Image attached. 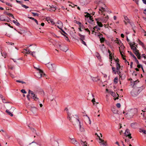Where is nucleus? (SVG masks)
<instances>
[{
    "label": "nucleus",
    "instance_id": "1",
    "mask_svg": "<svg viewBox=\"0 0 146 146\" xmlns=\"http://www.w3.org/2000/svg\"><path fill=\"white\" fill-rule=\"evenodd\" d=\"M95 3L97 4V6L100 7L99 9V13L101 15L103 14L105 16V12L107 11V7L102 1V0H96Z\"/></svg>",
    "mask_w": 146,
    "mask_h": 146
},
{
    "label": "nucleus",
    "instance_id": "2",
    "mask_svg": "<svg viewBox=\"0 0 146 146\" xmlns=\"http://www.w3.org/2000/svg\"><path fill=\"white\" fill-rule=\"evenodd\" d=\"M115 62L116 69L115 67H112V72L115 74H117L118 75H119L120 78H121V79L122 80V75L120 74L122 69H121V66L120 65V63L118 58H117L116 59H115Z\"/></svg>",
    "mask_w": 146,
    "mask_h": 146
},
{
    "label": "nucleus",
    "instance_id": "3",
    "mask_svg": "<svg viewBox=\"0 0 146 146\" xmlns=\"http://www.w3.org/2000/svg\"><path fill=\"white\" fill-rule=\"evenodd\" d=\"M68 119L71 122L73 123V121H76L77 122H79L80 123V130L81 132H84L85 131L84 128L83 127L81 126L80 124V122L79 119L76 118H75L73 116L71 115V114H68V116L67 117Z\"/></svg>",
    "mask_w": 146,
    "mask_h": 146
},
{
    "label": "nucleus",
    "instance_id": "4",
    "mask_svg": "<svg viewBox=\"0 0 146 146\" xmlns=\"http://www.w3.org/2000/svg\"><path fill=\"white\" fill-rule=\"evenodd\" d=\"M137 108L131 109L127 112V116L130 118H132L135 115L137 114Z\"/></svg>",
    "mask_w": 146,
    "mask_h": 146
},
{
    "label": "nucleus",
    "instance_id": "5",
    "mask_svg": "<svg viewBox=\"0 0 146 146\" xmlns=\"http://www.w3.org/2000/svg\"><path fill=\"white\" fill-rule=\"evenodd\" d=\"M102 15H104L103 14ZM105 16L104 18V17H101V18H99L97 19H95L96 21L106 23L109 19V17L108 15H107L106 16V14L105 13V16Z\"/></svg>",
    "mask_w": 146,
    "mask_h": 146
},
{
    "label": "nucleus",
    "instance_id": "6",
    "mask_svg": "<svg viewBox=\"0 0 146 146\" xmlns=\"http://www.w3.org/2000/svg\"><path fill=\"white\" fill-rule=\"evenodd\" d=\"M45 74L44 73L42 70L39 71L38 72H37L35 76L38 78H40L42 77H44L45 76Z\"/></svg>",
    "mask_w": 146,
    "mask_h": 146
},
{
    "label": "nucleus",
    "instance_id": "7",
    "mask_svg": "<svg viewBox=\"0 0 146 146\" xmlns=\"http://www.w3.org/2000/svg\"><path fill=\"white\" fill-rule=\"evenodd\" d=\"M78 35L80 37L79 39L81 42L84 45L87 46L86 42L84 40H85V36L82 35L80 33H79Z\"/></svg>",
    "mask_w": 146,
    "mask_h": 146
},
{
    "label": "nucleus",
    "instance_id": "8",
    "mask_svg": "<svg viewBox=\"0 0 146 146\" xmlns=\"http://www.w3.org/2000/svg\"><path fill=\"white\" fill-rule=\"evenodd\" d=\"M91 0H80L79 2L82 5H84L88 4Z\"/></svg>",
    "mask_w": 146,
    "mask_h": 146
},
{
    "label": "nucleus",
    "instance_id": "9",
    "mask_svg": "<svg viewBox=\"0 0 146 146\" xmlns=\"http://www.w3.org/2000/svg\"><path fill=\"white\" fill-rule=\"evenodd\" d=\"M59 47L61 50L65 52H66L68 50V47L63 45H59Z\"/></svg>",
    "mask_w": 146,
    "mask_h": 146
},
{
    "label": "nucleus",
    "instance_id": "10",
    "mask_svg": "<svg viewBox=\"0 0 146 146\" xmlns=\"http://www.w3.org/2000/svg\"><path fill=\"white\" fill-rule=\"evenodd\" d=\"M125 134L126 136H128L129 138L131 139L132 137L131 136V134L130 133L129 130L128 129H127L125 132Z\"/></svg>",
    "mask_w": 146,
    "mask_h": 146
},
{
    "label": "nucleus",
    "instance_id": "11",
    "mask_svg": "<svg viewBox=\"0 0 146 146\" xmlns=\"http://www.w3.org/2000/svg\"><path fill=\"white\" fill-rule=\"evenodd\" d=\"M57 24H58L57 27L60 29H61L63 27V23L60 21H58Z\"/></svg>",
    "mask_w": 146,
    "mask_h": 146
},
{
    "label": "nucleus",
    "instance_id": "12",
    "mask_svg": "<svg viewBox=\"0 0 146 146\" xmlns=\"http://www.w3.org/2000/svg\"><path fill=\"white\" fill-rule=\"evenodd\" d=\"M46 66L50 70H53V66L52 64L50 63H48L46 64Z\"/></svg>",
    "mask_w": 146,
    "mask_h": 146
},
{
    "label": "nucleus",
    "instance_id": "13",
    "mask_svg": "<svg viewBox=\"0 0 146 146\" xmlns=\"http://www.w3.org/2000/svg\"><path fill=\"white\" fill-rule=\"evenodd\" d=\"M129 44L131 49L133 50V52H134L135 50H136L137 49L136 47L134 46V42L133 44L131 43H130Z\"/></svg>",
    "mask_w": 146,
    "mask_h": 146
},
{
    "label": "nucleus",
    "instance_id": "14",
    "mask_svg": "<svg viewBox=\"0 0 146 146\" xmlns=\"http://www.w3.org/2000/svg\"><path fill=\"white\" fill-rule=\"evenodd\" d=\"M124 17L125 20L126 21H124L126 25L127 24V23H130V22L129 21V20L127 16H124Z\"/></svg>",
    "mask_w": 146,
    "mask_h": 146
},
{
    "label": "nucleus",
    "instance_id": "15",
    "mask_svg": "<svg viewBox=\"0 0 146 146\" xmlns=\"http://www.w3.org/2000/svg\"><path fill=\"white\" fill-rule=\"evenodd\" d=\"M99 140L101 141V142H100L99 143H101V146H107L105 144V143L104 142V141L103 140H102L100 138V137H99Z\"/></svg>",
    "mask_w": 146,
    "mask_h": 146
},
{
    "label": "nucleus",
    "instance_id": "16",
    "mask_svg": "<svg viewBox=\"0 0 146 146\" xmlns=\"http://www.w3.org/2000/svg\"><path fill=\"white\" fill-rule=\"evenodd\" d=\"M50 9L49 10L50 11H55L56 10V6L53 5H52L51 6L50 5Z\"/></svg>",
    "mask_w": 146,
    "mask_h": 146
},
{
    "label": "nucleus",
    "instance_id": "17",
    "mask_svg": "<svg viewBox=\"0 0 146 146\" xmlns=\"http://www.w3.org/2000/svg\"><path fill=\"white\" fill-rule=\"evenodd\" d=\"M36 108L35 107H32L31 108V110L32 112L34 113L36 111Z\"/></svg>",
    "mask_w": 146,
    "mask_h": 146
},
{
    "label": "nucleus",
    "instance_id": "18",
    "mask_svg": "<svg viewBox=\"0 0 146 146\" xmlns=\"http://www.w3.org/2000/svg\"><path fill=\"white\" fill-rule=\"evenodd\" d=\"M89 20L88 21V22L90 23H92L94 21L93 20V18L92 17L90 16L89 17Z\"/></svg>",
    "mask_w": 146,
    "mask_h": 146
},
{
    "label": "nucleus",
    "instance_id": "19",
    "mask_svg": "<svg viewBox=\"0 0 146 146\" xmlns=\"http://www.w3.org/2000/svg\"><path fill=\"white\" fill-rule=\"evenodd\" d=\"M81 144L83 146H87V143L86 142V141H83L82 140H81Z\"/></svg>",
    "mask_w": 146,
    "mask_h": 146
},
{
    "label": "nucleus",
    "instance_id": "20",
    "mask_svg": "<svg viewBox=\"0 0 146 146\" xmlns=\"http://www.w3.org/2000/svg\"><path fill=\"white\" fill-rule=\"evenodd\" d=\"M4 13H6L7 15L9 16V17H13V19H15V18L13 15L11 13H7V12H4Z\"/></svg>",
    "mask_w": 146,
    "mask_h": 146
},
{
    "label": "nucleus",
    "instance_id": "21",
    "mask_svg": "<svg viewBox=\"0 0 146 146\" xmlns=\"http://www.w3.org/2000/svg\"><path fill=\"white\" fill-rule=\"evenodd\" d=\"M92 80L93 81L95 82H96L100 80V79L99 77H93L92 78Z\"/></svg>",
    "mask_w": 146,
    "mask_h": 146
},
{
    "label": "nucleus",
    "instance_id": "22",
    "mask_svg": "<svg viewBox=\"0 0 146 146\" xmlns=\"http://www.w3.org/2000/svg\"><path fill=\"white\" fill-rule=\"evenodd\" d=\"M119 46H120V47H119L121 50H123L125 48V47L124 46L123 44L122 43H120V44Z\"/></svg>",
    "mask_w": 146,
    "mask_h": 146
},
{
    "label": "nucleus",
    "instance_id": "23",
    "mask_svg": "<svg viewBox=\"0 0 146 146\" xmlns=\"http://www.w3.org/2000/svg\"><path fill=\"white\" fill-rule=\"evenodd\" d=\"M110 93L113 97L115 98L116 96V94L114 92L111 91Z\"/></svg>",
    "mask_w": 146,
    "mask_h": 146
},
{
    "label": "nucleus",
    "instance_id": "24",
    "mask_svg": "<svg viewBox=\"0 0 146 146\" xmlns=\"http://www.w3.org/2000/svg\"><path fill=\"white\" fill-rule=\"evenodd\" d=\"M97 23L98 25L100 27H102L103 26L102 24L100 22L97 21Z\"/></svg>",
    "mask_w": 146,
    "mask_h": 146
},
{
    "label": "nucleus",
    "instance_id": "25",
    "mask_svg": "<svg viewBox=\"0 0 146 146\" xmlns=\"http://www.w3.org/2000/svg\"><path fill=\"white\" fill-rule=\"evenodd\" d=\"M13 22L14 23L18 26H19L20 25V24L19 22L16 21L15 20H13Z\"/></svg>",
    "mask_w": 146,
    "mask_h": 146
},
{
    "label": "nucleus",
    "instance_id": "26",
    "mask_svg": "<svg viewBox=\"0 0 146 146\" xmlns=\"http://www.w3.org/2000/svg\"><path fill=\"white\" fill-rule=\"evenodd\" d=\"M34 99V100H35L36 101L38 102L39 103H40V102L39 101V99L36 96L34 98H33Z\"/></svg>",
    "mask_w": 146,
    "mask_h": 146
},
{
    "label": "nucleus",
    "instance_id": "27",
    "mask_svg": "<svg viewBox=\"0 0 146 146\" xmlns=\"http://www.w3.org/2000/svg\"><path fill=\"white\" fill-rule=\"evenodd\" d=\"M136 123H132L131 124V126L133 128H135L136 127Z\"/></svg>",
    "mask_w": 146,
    "mask_h": 146
},
{
    "label": "nucleus",
    "instance_id": "28",
    "mask_svg": "<svg viewBox=\"0 0 146 146\" xmlns=\"http://www.w3.org/2000/svg\"><path fill=\"white\" fill-rule=\"evenodd\" d=\"M139 44L141 45L143 47H144V44L139 40Z\"/></svg>",
    "mask_w": 146,
    "mask_h": 146
},
{
    "label": "nucleus",
    "instance_id": "29",
    "mask_svg": "<svg viewBox=\"0 0 146 146\" xmlns=\"http://www.w3.org/2000/svg\"><path fill=\"white\" fill-rule=\"evenodd\" d=\"M134 52L136 55H137L138 54H140L139 52V51L138 50L136 49V50H135Z\"/></svg>",
    "mask_w": 146,
    "mask_h": 146
},
{
    "label": "nucleus",
    "instance_id": "30",
    "mask_svg": "<svg viewBox=\"0 0 146 146\" xmlns=\"http://www.w3.org/2000/svg\"><path fill=\"white\" fill-rule=\"evenodd\" d=\"M24 50H25V51H26V53L27 54H30L31 53V52L30 51L29 49H24Z\"/></svg>",
    "mask_w": 146,
    "mask_h": 146
},
{
    "label": "nucleus",
    "instance_id": "31",
    "mask_svg": "<svg viewBox=\"0 0 146 146\" xmlns=\"http://www.w3.org/2000/svg\"><path fill=\"white\" fill-rule=\"evenodd\" d=\"M100 40L101 43L104 42L105 40V38L103 37L100 38Z\"/></svg>",
    "mask_w": 146,
    "mask_h": 146
},
{
    "label": "nucleus",
    "instance_id": "32",
    "mask_svg": "<svg viewBox=\"0 0 146 146\" xmlns=\"http://www.w3.org/2000/svg\"><path fill=\"white\" fill-rule=\"evenodd\" d=\"M6 112L9 115H10L11 116H13V115L12 113L10 112L8 110H6Z\"/></svg>",
    "mask_w": 146,
    "mask_h": 146
},
{
    "label": "nucleus",
    "instance_id": "33",
    "mask_svg": "<svg viewBox=\"0 0 146 146\" xmlns=\"http://www.w3.org/2000/svg\"><path fill=\"white\" fill-rule=\"evenodd\" d=\"M34 68L35 69H36L37 70H38L39 71H41L42 70H41L40 69V68H39V66H38V67H36L34 66Z\"/></svg>",
    "mask_w": 146,
    "mask_h": 146
},
{
    "label": "nucleus",
    "instance_id": "34",
    "mask_svg": "<svg viewBox=\"0 0 146 146\" xmlns=\"http://www.w3.org/2000/svg\"><path fill=\"white\" fill-rule=\"evenodd\" d=\"M31 94L32 95L31 97L32 98H34L36 96V95L34 94L33 92H32V93H31Z\"/></svg>",
    "mask_w": 146,
    "mask_h": 146
},
{
    "label": "nucleus",
    "instance_id": "35",
    "mask_svg": "<svg viewBox=\"0 0 146 146\" xmlns=\"http://www.w3.org/2000/svg\"><path fill=\"white\" fill-rule=\"evenodd\" d=\"M118 80V78L117 77H116L114 79V82L115 84H117V80Z\"/></svg>",
    "mask_w": 146,
    "mask_h": 146
},
{
    "label": "nucleus",
    "instance_id": "36",
    "mask_svg": "<svg viewBox=\"0 0 146 146\" xmlns=\"http://www.w3.org/2000/svg\"><path fill=\"white\" fill-rule=\"evenodd\" d=\"M95 29H97V31L100 29V28L98 27L97 26H96L93 28V29L94 30H95Z\"/></svg>",
    "mask_w": 146,
    "mask_h": 146
},
{
    "label": "nucleus",
    "instance_id": "37",
    "mask_svg": "<svg viewBox=\"0 0 146 146\" xmlns=\"http://www.w3.org/2000/svg\"><path fill=\"white\" fill-rule=\"evenodd\" d=\"M8 68L9 69H11V70H13L14 68V67L11 65H9L8 66Z\"/></svg>",
    "mask_w": 146,
    "mask_h": 146
},
{
    "label": "nucleus",
    "instance_id": "38",
    "mask_svg": "<svg viewBox=\"0 0 146 146\" xmlns=\"http://www.w3.org/2000/svg\"><path fill=\"white\" fill-rule=\"evenodd\" d=\"M115 42L118 44L119 45V46L120 45V42L121 43H122L121 41L120 40H117V41H116Z\"/></svg>",
    "mask_w": 146,
    "mask_h": 146
},
{
    "label": "nucleus",
    "instance_id": "39",
    "mask_svg": "<svg viewBox=\"0 0 146 146\" xmlns=\"http://www.w3.org/2000/svg\"><path fill=\"white\" fill-rule=\"evenodd\" d=\"M49 21L53 25H54L55 24V23L54 22V21L52 19H50V20L49 21Z\"/></svg>",
    "mask_w": 146,
    "mask_h": 146
},
{
    "label": "nucleus",
    "instance_id": "40",
    "mask_svg": "<svg viewBox=\"0 0 146 146\" xmlns=\"http://www.w3.org/2000/svg\"><path fill=\"white\" fill-rule=\"evenodd\" d=\"M21 6L26 9L28 8L29 7L28 6L23 4H21Z\"/></svg>",
    "mask_w": 146,
    "mask_h": 146
},
{
    "label": "nucleus",
    "instance_id": "41",
    "mask_svg": "<svg viewBox=\"0 0 146 146\" xmlns=\"http://www.w3.org/2000/svg\"><path fill=\"white\" fill-rule=\"evenodd\" d=\"M32 13L33 14V16H38V15L37 13H35L34 12H32Z\"/></svg>",
    "mask_w": 146,
    "mask_h": 146
},
{
    "label": "nucleus",
    "instance_id": "42",
    "mask_svg": "<svg viewBox=\"0 0 146 146\" xmlns=\"http://www.w3.org/2000/svg\"><path fill=\"white\" fill-rule=\"evenodd\" d=\"M5 3L6 5H7L8 6L10 7L12 6V5L11 3L6 2H5Z\"/></svg>",
    "mask_w": 146,
    "mask_h": 146
},
{
    "label": "nucleus",
    "instance_id": "43",
    "mask_svg": "<svg viewBox=\"0 0 146 146\" xmlns=\"http://www.w3.org/2000/svg\"><path fill=\"white\" fill-rule=\"evenodd\" d=\"M79 27L81 29H85V27H84V26L82 25L81 24L80 25H79Z\"/></svg>",
    "mask_w": 146,
    "mask_h": 146
},
{
    "label": "nucleus",
    "instance_id": "44",
    "mask_svg": "<svg viewBox=\"0 0 146 146\" xmlns=\"http://www.w3.org/2000/svg\"><path fill=\"white\" fill-rule=\"evenodd\" d=\"M87 14L85 15V17L88 18L90 16H91L90 14H89L88 13H86Z\"/></svg>",
    "mask_w": 146,
    "mask_h": 146
},
{
    "label": "nucleus",
    "instance_id": "45",
    "mask_svg": "<svg viewBox=\"0 0 146 146\" xmlns=\"http://www.w3.org/2000/svg\"><path fill=\"white\" fill-rule=\"evenodd\" d=\"M130 54L131 56H132L133 57V58L134 59L135 58H136V57L134 56V55L133 54V53L131 52H130Z\"/></svg>",
    "mask_w": 146,
    "mask_h": 146
},
{
    "label": "nucleus",
    "instance_id": "46",
    "mask_svg": "<svg viewBox=\"0 0 146 146\" xmlns=\"http://www.w3.org/2000/svg\"><path fill=\"white\" fill-rule=\"evenodd\" d=\"M116 106L117 108H119L121 107L120 104L119 103H117L116 105Z\"/></svg>",
    "mask_w": 146,
    "mask_h": 146
},
{
    "label": "nucleus",
    "instance_id": "47",
    "mask_svg": "<svg viewBox=\"0 0 146 146\" xmlns=\"http://www.w3.org/2000/svg\"><path fill=\"white\" fill-rule=\"evenodd\" d=\"M0 20L2 21H6V20L3 18L1 17V16H0Z\"/></svg>",
    "mask_w": 146,
    "mask_h": 146
},
{
    "label": "nucleus",
    "instance_id": "48",
    "mask_svg": "<svg viewBox=\"0 0 146 146\" xmlns=\"http://www.w3.org/2000/svg\"><path fill=\"white\" fill-rule=\"evenodd\" d=\"M87 123H89V124H91V121H90V118L89 117H88V121H87Z\"/></svg>",
    "mask_w": 146,
    "mask_h": 146
},
{
    "label": "nucleus",
    "instance_id": "49",
    "mask_svg": "<svg viewBox=\"0 0 146 146\" xmlns=\"http://www.w3.org/2000/svg\"><path fill=\"white\" fill-rule=\"evenodd\" d=\"M21 92L23 93L26 94L27 93L25 91V90L24 89L21 90Z\"/></svg>",
    "mask_w": 146,
    "mask_h": 146
},
{
    "label": "nucleus",
    "instance_id": "50",
    "mask_svg": "<svg viewBox=\"0 0 146 146\" xmlns=\"http://www.w3.org/2000/svg\"><path fill=\"white\" fill-rule=\"evenodd\" d=\"M138 59H140L141 58V56L140 55V54H138L136 55Z\"/></svg>",
    "mask_w": 146,
    "mask_h": 146
},
{
    "label": "nucleus",
    "instance_id": "51",
    "mask_svg": "<svg viewBox=\"0 0 146 146\" xmlns=\"http://www.w3.org/2000/svg\"><path fill=\"white\" fill-rule=\"evenodd\" d=\"M119 52H120V53L121 54V55L122 57H123V54H122V52L121 51V50L120 48V47H119Z\"/></svg>",
    "mask_w": 146,
    "mask_h": 146
},
{
    "label": "nucleus",
    "instance_id": "52",
    "mask_svg": "<svg viewBox=\"0 0 146 146\" xmlns=\"http://www.w3.org/2000/svg\"><path fill=\"white\" fill-rule=\"evenodd\" d=\"M63 35L66 37V40L70 42V40L68 38V37L67 36H66V35Z\"/></svg>",
    "mask_w": 146,
    "mask_h": 146
},
{
    "label": "nucleus",
    "instance_id": "53",
    "mask_svg": "<svg viewBox=\"0 0 146 146\" xmlns=\"http://www.w3.org/2000/svg\"><path fill=\"white\" fill-rule=\"evenodd\" d=\"M84 29L86 31L88 32L89 34H90V31L88 28L85 29V28Z\"/></svg>",
    "mask_w": 146,
    "mask_h": 146
},
{
    "label": "nucleus",
    "instance_id": "54",
    "mask_svg": "<svg viewBox=\"0 0 146 146\" xmlns=\"http://www.w3.org/2000/svg\"><path fill=\"white\" fill-rule=\"evenodd\" d=\"M7 43L9 45H12L14 44L11 42H7Z\"/></svg>",
    "mask_w": 146,
    "mask_h": 146
},
{
    "label": "nucleus",
    "instance_id": "55",
    "mask_svg": "<svg viewBox=\"0 0 146 146\" xmlns=\"http://www.w3.org/2000/svg\"><path fill=\"white\" fill-rule=\"evenodd\" d=\"M135 61L136 62V63L137 64H139V61L136 58H135L134 59Z\"/></svg>",
    "mask_w": 146,
    "mask_h": 146
},
{
    "label": "nucleus",
    "instance_id": "56",
    "mask_svg": "<svg viewBox=\"0 0 146 146\" xmlns=\"http://www.w3.org/2000/svg\"><path fill=\"white\" fill-rule=\"evenodd\" d=\"M133 0L134 1H135L137 4L138 5V4H139L138 2H139V0Z\"/></svg>",
    "mask_w": 146,
    "mask_h": 146
},
{
    "label": "nucleus",
    "instance_id": "57",
    "mask_svg": "<svg viewBox=\"0 0 146 146\" xmlns=\"http://www.w3.org/2000/svg\"><path fill=\"white\" fill-rule=\"evenodd\" d=\"M72 143H75L76 142V141L74 139H72L71 141Z\"/></svg>",
    "mask_w": 146,
    "mask_h": 146
},
{
    "label": "nucleus",
    "instance_id": "58",
    "mask_svg": "<svg viewBox=\"0 0 146 146\" xmlns=\"http://www.w3.org/2000/svg\"><path fill=\"white\" fill-rule=\"evenodd\" d=\"M95 100L94 98H93V99L92 100V102H93L94 104V102H95Z\"/></svg>",
    "mask_w": 146,
    "mask_h": 146
},
{
    "label": "nucleus",
    "instance_id": "59",
    "mask_svg": "<svg viewBox=\"0 0 146 146\" xmlns=\"http://www.w3.org/2000/svg\"><path fill=\"white\" fill-rule=\"evenodd\" d=\"M76 24H78L79 25H79H81V22H80L79 21H76Z\"/></svg>",
    "mask_w": 146,
    "mask_h": 146
},
{
    "label": "nucleus",
    "instance_id": "60",
    "mask_svg": "<svg viewBox=\"0 0 146 146\" xmlns=\"http://www.w3.org/2000/svg\"><path fill=\"white\" fill-rule=\"evenodd\" d=\"M28 18L30 19H31L32 20H33L34 21L35 19L34 18L32 17H28Z\"/></svg>",
    "mask_w": 146,
    "mask_h": 146
},
{
    "label": "nucleus",
    "instance_id": "61",
    "mask_svg": "<svg viewBox=\"0 0 146 146\" xmlns=\"http://www.w3.org/2000/svg\"><path fill=\"white\" fill-rule=\"evenodd\" d=\"M142 57H143L145 59L146 58V55L145 54H143L142 55Z\"/></svg>",
    "mask_w": 146,
    "mask_h": 146
},
{
    "label": "nucleus",
    "instance_id": "62",
    "mask_svg": "<svg viewBox=\"0 0 146 146\" xmlns=\"http://www.w3.org/2000/svg\"><path fill=\"white\" fill-rule=\"evenodd\" d=\"M34 21L35 22V23H36V24L37 25H38V22L37 21L36 19H35L34 20Z\"/></svg>",
    "mask_w": 146,
    "mask_h": 146
},
{
    "label": "nucleus",
    "instance_id": "63",
    "mask_svg": "<svg viewBox=\"0 0 146 146\" xmlns=\"http://www.w3.org/2000/svg\"><path fill=\"white\" fill-rule=\"evenodd\" d=\"M137 66L138 68H140L142 66H141L140 64H138Z\"/></svg>",
    "mask_w": 146,
    "mask_h": 146
},
{
    "label": "nucleus",
    "instance_id": "64",
    "mask_svg": "<svg viewBox=\"0 0 146 146\" xmlns=\"http://www.w3.org/2000/svg\"><path fill=\"white\" fill-rule=\"evenodd\" d=\"M143 3L145 4H146V0H142Z\"/></svg>",
    "mask_w": 146,
    "mask_h": 146
}]
</instances>
